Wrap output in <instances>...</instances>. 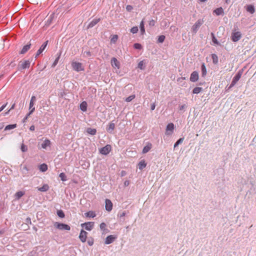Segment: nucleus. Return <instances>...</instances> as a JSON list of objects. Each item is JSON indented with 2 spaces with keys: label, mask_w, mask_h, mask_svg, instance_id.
<instances>
[{
  "label": "nucleus",
  "mask_w": 256,
  "mask_h": 256,
  "mask_svg": "<svg viewBox=\"0 0 256 256\" xmlns=\"http://www.w3.org/2000/svg\"><path fill=\"white\" fill-rule=\"evenodd\" d=\"M8 102L6 104H3L0 108V112H1L7 106Z\"/></svg>",
  "instance_id": "nucleus-56"
},
{
  "label": "nucleus",
  "mask_w": 256,
  "mask_h": 256,
  "mask_svg": "<svg viewBox=\"0 0 256 256\" xmlns=\"http://www.w3.org/2000/svg\"><path fill=\"white\" fill-rule=\"evenodd\" d=\"M124 186H128L130 184V181L128 180H126L124 183Z\"/></svg>",
  "instance_id": "nucleus-58"
},
{
  "label": "nucleus",
  "mask_w": 256,
  "mask_h": 256,
  "mask_svg": "<svg viewBox=\"0 0 256 256\" xmlns=\"http://www.w3.org/2000/svg\"><path fill=\"white\" fill-rule=\"evenodd\" d=\"M87 103L86 102H82L80 104V108L82 112H86L87 110Z\"/></svg>",
  "instance_id": "nucleus-23"
},
{
  "label": "nucleus",
  "mask_w": 256,
  "mask_h": 256,
  "mask_svg": "<svg viewBox=\"0 0 256 256\" xmlns=\"http://www.w3.org/2000/svg\"><path fill=\"white\" fill-rule=\"evenodd\" d=\"M242 74V70H239L236 76L232 78V82H231V86H234L236 82L240 80L241 76Z\"/></svg>",
  "instance_id": "nucleus-5"
},
{
  "label": "nucleus",
  "mask_w": 256,
  "mask_h": 256,
  "mask_svg": "<svg viewBox=\"0 0 256 256\" xmlns=\"http://www.w3.org/2000/svg\"><path fill=\"white\" fill-rule=\"evenodd\" d=\"M51 145L50 141L48 139H46L42 144V148L43 149H46L48 147H50Z\"/></svg>",
  "instance_id": "nucleus-17"
},
{
  "label": "nucleus",
  "mask_w": 256,
  "mask_h": 256,
  "mask_svg": "<svg viewBox=\"0 0 256 256\" xmlns=\"http://www.w3.org/2000/svg\"><path fill=\"white\" fill-rule=\"evenodd\" d=\"M174 126L173 123H169L166 128V134L167 136H170L174 132Z\"/></svg>",
  "instance_id": "nucleus-6"
},
{
  "label": "nucleus",
  "mask_w": 256,
  "mask_h": 256,
  "mask_svg": "<svg viewBox=\"0 0 256 256\" xmlns=\"http://www.w3.org/2000/svg\"><path fill=\"white\" fill-rule=\"evenodd\" d=\"M117 238L116 236L110 235L108 236L105 240V244H109L112 243Z\"/></svg>",
  "instance_id": "nucleus-10"
},
{
  "label": "nucleus",
  "mask_w": 256,
  "mask_h": 256,
  "mask_svg": "<svg viewBox=\"0 0 256 256\" xmlns=\"http://www.w3.org/2000/svg\"><path fill=\"white\" fill-rule=\"evenodd\" d=\"M28 170L27 168V166H24V167L22 168V172L24 174H26V173L28 172Z\"/></svg>",
  "instance_id": "nucleus-49"
},
{
  "label": "nucleus",
  "mask_w": 256,
  "mask_h": 256,
  "mask_svg": "<svg viewBox=\"0 0 256 256\" xmlns=\"http://www.w3.org/2000/svg\"><path fill=\"white\" fill-rule=\"evenodd\" d=\"M138 166L139 169L142 170L146 168V164L144 160H142L139 162Z\"/></svg>",
  "instance_id": "nucleus-26"
},
{
  "label": "nucleus",
  "mask_w": 256,
  "mask_h": 256,
  "mask_svg": "<svg viewBox=\"0 0 256 256\" xmlns=\"http://www.w3.org/2000/svg\"><path fill=\"white\" fill-rule=\"evenodd\" d=\"M106 210L108 212H110L112 210V204L110 200L108 199H106Z\"/></svg>",
  "instance_id": "nucleus-15"
},
{
  "label": "nucleus",
  "mask_w": 256,
  "mask_h": 256,
  "mask_svg": "<svg viewBox=\"0 0 256 256\" xmlns=\"http://www.w3.org/2000/svg\"><path fill=\"white\" fill-rule=\"evenodd\" d=\"M35 130V126L34 125H32L30 128V130L31 131H34Z\"/></svg>",
  "instance_id": "nucleus-62"
},
{
  "label": "nucleus",
  "mask_w": 256,
  "mask_h": 256,
  "mask_svg": "<svg viewBox=\"0 0 256 256\" xmlns=\"http://www.w3.org/2000/svg\"><path fill=\"white\" fill-rule=\"evenodd\" d=\"M212 58L214 64H217L218 63V56L215 54H212Z\"/></svg>",
  "instance_id": "nucleus-31"
},
{
  "label": "nucleus",
  "mask_w": 256,
  "mask_h": 256,
  "mask_svg": "<svg viewBox=\"0 0 256 256\" xmlns=\"http://www.w3.org/2000/svg\"><path fill=\"white\" fill-rule=\"evenodd\" d=\"M156 108V104L154 103H153L150 106V109L152 110H153L155 109Z\"/></svg>",
  "instance_id": "nucleus-59"
},
{
  "label": "nucleus",
  "mask_w": 256,
  "mask_h": 256,
  "mask_svg": "<svg viewBox=\"0 0 256 256\" xmlns=\"http://www.w3.org/2000/svg\"><path fill=\"white\" fill-rule=\"evenodd\" d=\"M212 42L214 44L218 45L220 44H219L218 42V40H216V37L214 36V34L213 33H212Z\"/></svg>",
  "instance_id": "nucleus-44"
},
{
  "label": "nucleus",
  "mask_w": 256,
  "mask_h": 256,
  "mask_svg": "<svg viewBox=\"0 0 256 256\" xmlns=\"http://www.w3.org/2000/svg\"><path fill=\"white\" fill-rule=\"evenodd\" d=\"M246 10L250 14H254L255 11L254 6L252 5L248 6L246 8Z\"/></svg>",
  "instance_id": "nucleus-34"
},
{
  "label": "nucleus",
  "mask_w": 256,
  "mask_h": 256,
  "mask_svg": "<svg viewBox=\"0 0 256 256\" xmlns=\"http://www.w3.org/2000/svg\"><path fill=\"white\" fill-rule=\"evenodd\" d=\"M30 62H31L29 60L20 61L18 65V70H22L29 68L30 65Z\"/></svg>",
  "instance_id": "nucleus-2"
},
{
  "label": "nucleus",
  "mask_w": 256,
  "mask_h": 256,
  "mask_svg": "<svg viewBox=\"0 0 256 256\" xmlns=\"http://www.w3.org/2000/svg\"><path fill=\"white\" fill-rule=\"evenodd\" d=\"M81 226L87 230H91L94 226V222H86L81 224Z\"/></svg>",
  "instance_id": "nucleus-9"
},
{
  "label": "nucleus",
  "mask_w": 256,
  "mask_h": 256,
  "mask_svg": "<svg viewBox=\"0 0 256 256\" xmlns=\"http://www.w3.org/2000/svg\"><path fill=\"white\" fill-rule=\"evenodd\" d=\"M155 24H156V22L154 20H152L150 21L149 22V25L150 26H154V25H155Z\"/></svg>",
  "instance_id": "nucleus-53"
},
{
  "label": "nucleus",
  "mask_w": 256,
  "mask_h": 256,
  "mask_svg": "<svg viewBox=\"0 0 256 256\" xmlns=\"http://www.w3.org/2000/svg\"><path fill=\"white\" fill-rule=\"evenodd\" d=\"M202 90V88L200 87H196L194 88L192 90L193 94H199Z\"/></svg>",
  "instance_id": "nucleus-36"
},
{
  "label": "nucleus",
  "mask_w": 256,
  "mask_h": 256,
  "mask_svg": "<svg viewBox=\"0 0 256 256\" xmlns=\"http://www.w3.org/2000/svg\"><path fill=\"white\" fill-rule=\"evenodd\" d=\"M86 132L92 135V136H94V135H95L96 133V129L95 128H88L87 130H86Z\"/></svg>",
  "instance_id": "nucleus-30"
},
{
  "label": "nucleus",
  "mask_w": 256,
  "mask_h": 256,
  "mask_svg": "<svg viewBox=\"0 0 256 256\" xmlns=\"http://www.w3.org/2000/svg\"><path fill=\"white\" fill-rule=\"evenodd\" d=\"M16 124H8L4 128V130H8L16 128Z\"/></svg>",
  "instance_id": "nucleus-33"
},
{
  "label": "nucleus",
  "mask_w": 256,
  "mask_h": 256,
  "mask_svg": "<svg viewBox=\"0 0 256 256\" xmlns=\"http://www.w3.org/2000/svg\"><path fill=\"white\" fill-rule=\"evenodd\" d=\"M48 41L47 40V41L45 42L41 46L40 48L38 49V50L36 52V55L35 56L36 58H37L38 56L40 55L42 52L45 50V48H46V47L48 45Z\"/></svg>",
  "instance_id": "nucleus-11"
},
{
  "label": "nucleus",
  "mask_w": 256,
  "mask_h": 256,
  "mask_svg": "<svg viewBox=\"0 0 256 256\" xmlns=\"http://www.w3.org/2000/svg\"><path fill=\"white\" fill-rule=\"evenodd\" d=\"M202 70V77H204L206 74V69L204 63L202 64L201 66Z\"/></svg>",
  "instance_id": "nucleus-27"
},
{
  "label": "nucleus",
  "mask_w": 256,
  "mask_h": 256,
  "mask_svg": "<svg viewBox=\"0 0 256 256\" xmlns=\"http://www.w3.org/2000/svg\"><path fill=\"white\" fill-rule=\"evenodd\" d=\"M115 128V124L114 123L110 122L108 126L106 128V130L112 133Z\"/></svg>",
  "instance_id": "nucleus-21"
},
{
  "label": "nucleus",
  "mask_w": 256,
  "mask_h": 256,
  "mask_svg": "<svg viewBox=\"0 0 256 256\" xmlns=\"http://www.w3.org/2000/svg\"><path fill=\"white\" fill-rule=\"evenodd\" d=\"M138 26H134L132 27L130 30V32L132 33V34H136L138 32Z\"/></svg>",
  "instance_id": "nucleus-45"
},
{
  "label": "nucleus",
  "mask_w": 256,
  "mask_h": 256,
  "mask_svg": "<svg viewBox=\"0 0 256 256\" xmlns=\"http://www.w3.org/2000/svg\"><path fill=\"white\" fill-rule=\"evenodd\" d=\"M20 150L22 152H26L28 150V147L24 144H22L20 146Z\"/></svg>",
  "instance_id": "nucleus-47"
},
{
  "label": "nucleus",
  "mask_w": 256,
  "mask_h": 256,
  "mask_svg": "<svg viewBox=\"0 0 256 256\" xmlns=\"http://www.w3.org/2000/svg\"><path fill=\"white\" fill-rule=\"evenodd\" d=\"M233 86H231V84L229 86H226V90H229L230 88H232Z\"/></svg>",
  "instance_id": "nucleus-63"
},
{
  "label": "nucleus",
  "mask_w": 256,
  "mask_h": 256,
  "mask_svg": "<svg viewBox=\"0 0 256 256\" xmlns=\"http://www.w3.org/2000/svg\"><path fill=\"white\" fill-rule=\"evenodd\" d=\"M58 216L60 218H64L65 216L64 212L62 210H59L57 212Z\"/></svg>",
  "instance_id": "nucleus-42"
},
{
  "label": "nucleus",
  "mask_w": 256,
  "mask_h": 256,
  "mask_svg": "<svg viewBox=\"0 0 256 256\" xmlns=\"http://www.w3.org/2000/svg\"><path fill=\"white\" fill-rule=\"evenodd\" d=\"M94 240L92 238H88V244L89 246H92L94 244Z\"/></svg>",
  "instance_id": "nucleus-50"
},
{
  "label": "nucleus",
  "mask_w": 256,
  "mask_h": 256,
  "mask_svg": "<svg viewBox=\"0 0 256 256\" xmlns=\"http://www.w3.org/2000/svg\"><path fill=\"white\" fill-rule=\"evenodd\" d=\"M83 56L85 58L90 57L92 56V53L90 51H84L83 53Z\"/></svg>",
  "instance_id": "nucleus-40"
},
{
  "label": "nucleus",
  "mask_w": 256,
  "mask_h": 256,
  "mask_svg": "<svg viewBox=\"0 0 256 256\" xmlns=\"http://www.w3.org/2000/svg\"><path fill=\"white\" fill-rule=\"evenodd\" d=\"M151 144L150 145H147L145 146H144V148H143V150H142V153L143 154H146V152H148L151 148Z\"/></svg>",
  "instance_id": "nucleus-35"
},
{
  "label": "nucleus",
  "mask_w": 256,
  "mask_h": 256,
  "mask_svg": "<svg viewBox=\"0 0 256 256\" xmlns=\"http://www.w3.org/2000/svg\"><path fill=\"white\" fill-rule=\"evenodd\" d=\"M72 69L77 72H79L84 70V67L82 64L77 62H72Z\"/></svg>",
  "instance_id": "nucleus-1"
},
{
  "label": "nucleus",
  "mask_w": 256,
  "mask_h": 256,
  "mask_svg": "<svg viewBox=\"0 0 256 256\" xmlns=\"http://www.w3.org/2000/svg\"><path fill=\"white\" fill-rule=\"evenodd\" d=\"M111 64L114 68H120V62L116 58H112Z\"/></svg>",
  "instance_id": "nucleus-14"
},
{
  "label": "nucleus",
  "mask_w": 256,
  "mask_h": 256,
  "mask_svg": "<svg viewBox=\"0 0 256 256\" xmlns=\"http://www.w3.org/2000/svg\"><path fill=\"white\" fill-rule=\"evenodd\" d=\"M24 194V192L22 191H18L15 194V198L16 199L18 200Z\"/></svg>",
  "instance_id": "nucleus-32"
},
{
  "label": "nucleus",
  "mask_w": 256,
  "mask_h": 256,
  "mask_svg": "<svg viewBox=\"0 0 256 256\" xmlns=\"http://www.w3.org/2000/svg\"><path fill=\"white\" fill-rule=\"evenodd\" d=\"M118 39V36L116 34H114L112 36V38L110 39V42L113 44H115Z\"/></svg>",
  "instance_id": "nucleus-38"
},
{
  "label": "nucleus",
  "mask_w": 256,
  "mask_h": 256,
  "mask_svg": "<svg viewBox=\"0 0 256 256\" xmlns=\"http://www.w3.org/2000/svg\"><path fill=\"white\" fill-rule=\"evenodd\" d=\"M26 222L27 224H32L31 219L30 218H26Z\"/></svg>",
  "instance_id": "nucleus-57"
},
{
  "label": "nucleus",
  "mask_w": 256,
  "mask_h": 256,
  "mask_svg": "<svg viewBox=\"0 0 256 256\" xmlns=\"http://www.w3.org/2000/svg\"><path fill=\"white\" fill-rule=\"evenodd\" d=\"M184 138H179L176 142L174 144V148H176V146H178L180 144H182L184 141Z\"/></svg>",
  "instance_id": "nucleus-37"
},
{
  "label": "nucleus",
  "mask_w": 256,
  "mask_h": 256,
  "mask_svg": "<svg viewBox=\"0 0 256 256\" xmlns=\"http://www.w3.org/2000/svg\"><path fill=\"white\" fill-rule=\"evenodd\" d=\"M190 80L192 82H196L198 79V74L196 71L193 72L190 76Z\"/></svg>",
  "instance_id": "nucleus-13"
},
{
  "label": "nucleus",
  "mask_w": 256,
  "mask_h": 256,
  "mask_svg": "<svg viewBox=\"0 0 256 256\" xmlns=\"http://www.w3.org/2000/svg\"><path fill=\"white\" fill-rule=\"evenodd\" d=\"M186 107V104H182V105H180L179 106V110H182L184 108H185Z\"/></svg>",
  "instance_id": "nucleus-54"
},
{
  "label": "nucleus",
  "mask_w": 256,
  "mask_h": 256,
  "mask_svg": "<svg viewBox=\"0 0 256 256\" xmlns=\"http://www.w3.org/2000/svg\"><path fill=\"white\" fill-rule=\"evenodd\" d=\"M15 106H16V104H15V103H14V104H12V106H11V108H10V110H12L14 109V108H15Z\"/></svg>",
  "instance_id": "nucleus-64"
},
{
  "label": "nucleus",
  "mask_w": 256,
  "mask_h": 256,
  "mask_svg": "<svg viewBox=\"0 0 256 256\" xmlns=\"http://www.w3.org/2000/svg\"><path fill=\"white\" fill-rule=\"evenodd\" d=\"M100 20V18H94L90 22L88 28H92L96 25Z\"/></svg>",
  "instance_id": "nucleus-16"
},
{
  "label": "nucleus",
  "mask_w": 256,
  "mask_h": 256,
  "mask_svg": "<svg viewBox=\"0 0 256 256\" xmlns=\"http://www.w3.org/2000/svg\"><path fill=\"white\" fill-rule=\"evenodd\" d=\"M54 226L58 229L60 230H70V227L69 225L62 224L59 223L58 222H56L54 224Z\"/></svg>",
  "instance_id": "nucleus-3"
},
{
  "label": "nucleus",
  "mask_w": 256,
  "mask_h": 256,
  "mask_svg": "<svg viewBox=\"0 0 256 256\" xmlns=\"http://www.w3.org/2000/svg\"><path fill=\"white\" fill-rule=\"evenodd\" d=\"M59 177L60 178L61 180L63 182H65L67 180L66 176L64 173L62 172L59 174Z\"/></svg>",
  "instance_id": "nucleus-39"
},
{
  "label": "nucleus",
  "mask_w": 256,
  "mask_h": 256,
  "mask_svg": "<svg viewBox=\"0 0 256 256\" xmlns=\"http://www.w3.org/2000/svg\"><path fill=\"white\" fill-rule=\"evenodd\" d=\"M31 44H29L25 45L23 46L22 50L20 52V54H26L30 48Z\"/></svg>",
  "instance_id": "nucleus-18"
},
{
  "label": "nucleus",
  "mask_w": 256,
  "mask_h": 256,
  "mask_svg": "<svg viewBox=\"0 0 256 256\" xmlns=\"http://www.w3.org/2000/svg\"><path fill=\"white\" fill-rule=\"evenodd\" d=\"M165 40V36L164 35H161L158 36V42L160 43H162L164 42Z\"/></svg>",
  "instance_id": "nucleus-43"
},
{
  "label": "nucleus",
  "mask_w": 256,
  "mask_h": 256,
  "mask_svg": "<svg viewBox=\"0 0 256 256\" xmlns=\"http://www.w3.org/2000/svg\"><path fill=\"white\" fill-rule=\"evenodd\" d=\"M146 64V60H143L140 61L138 64V67L142 70H144L145 68L144 64Z\"/></svg>",
  "instance_id": "nucleus-22"
},
{
  "label": "nucleus",
  "mask_w": 256,
  "mask_h": 256,
  "mask_svg": "<svg viewBox=\"0 0 256 256\" xmlns=\"http://www.w3.org/2000/svg\"><path fill=\"white\" fill-rule=\"evenodd\" d=\"M34 103H32V102H30V106H29L30 112L28 114V116H30L34 111L35 108H34Z\"/></svg>",
  "instance_id": "nucleus-25"
},
{
  "label": "nucleus",
  "mask_w": 256,
  "mask_h": 256,
  "mask_svg": "<svg viewBox=\"0 0 256 256\" xmlns=\"http://www.w3.org/2000/svg\"><path fill=\"white\" fill-rule=\"evenodd\" d=\"M242 37V34L240 32H233L232 34L231 40L234 42L238 41Z\"/></svg>",
  "instance_id": "nucleus-7"
},
{
  "label": "nucleus",
  "mask_w": 256,
  "mask_h": 256,
  "mask_svg": "<svg viewBox=\"0 0 256 256\" xmlns=\"http://www.w3.org/2000/svg\"><path fill=\"white\" fill-rule=\"evenodd\" d=\"M111 149L112 147L110 145L107 144L105 146L100 148V152L102 154L107 155L110 153V152L111 150Z\"/></svg>",
  "instance_id": "nucleus-8"
},
{
  "label": "nucleus",
  "mask_w": 256,
  "mask_h": 256,
  "mask_svg": "<svg viewBox=\"0 0 256 256\" xmlns=\"http://www.w3.org/2000/svg\"><path fill=\"white\" fill-rule=\"evenodd\" d=\"M134 48L136 50H141L142 48V46L140 44L136 43L134 44Z\"/></svg>",
  "instance_id": "nucleus-46"
},
{
  "label": "nucleus",
  "mask_w": 256,
  "mask_h": 256,
  "mask_svg": "<svg viewBox=\"0 0 256 256\" xmlns=\"http://www.w3.org/2000/svg\"><path fill=\"white\" fill-rule=\"evenodd\" d=\"M126 212H124L122 213H121L120 214L119 216L120 218H122V217L124 216H126Z\"/></svg>",
  "instance_id": "nucleus-61"
},
{
  "label": "nucleus",
  "mask_w": 256,
  "mask_h": 256,
  "mask_svg": "<svg viewBox=\"0 0 256 256\" xmlns=\"http://www.w3.org/2000/svg\"><path fill=\"white\" fill-rule=\"evenodd\" d=\"M136 96L134 94H132V95H130V96H128V98H126L125 100L126 102H131L132 100H134V98H135Z\"/></svg>",
  "instance_id": "nucleus-41"
},
{
  "label": "nucleus",
  "mask_w": 256,
  "mask_h": 256,
  "mask_svg": "<svg viewBox=\"0 0 256 256\" xmlns=\"http://www.w3.org/2000/svg\"><path fill=\"white\" fill-rule=\"evenodd\" d=\"M60 54H59V56L56 58L54 62H53L52 64V67H54L58 63L60 58Z\"/></svg>",
  "instance_id": "nucleus-48"
},
{
  "label": "nucleus",
  "mask_w": 256,
  "mask_h": 256,
  "mask_svg": "<svg viewBox=\"0 0 256 256\" xmlns=\"http://www.w3.org/2000/svg\"><path fill=\"white\" fill-rule=\"evenodd\" d=\"M50 188V187L48 184H44L42 187L38 188V191L41 192H47Z\"/></svg>",
  "instance_id": "nucleus-19"
},
{
  "label": "nucleus",
  "mask_w": 256,
  "mask_h": 256,
  "mask_svg": "<svg viewBox=\"0 0 256 256\" xmlns=\"http://www.w3.org/2000/svg\"><path fill=\"white\" fill-rule=\"evenodd\" d=\"M140 30L142 34H145V28H144V20H142L140 23Z\"/></svg>",
  "instance_id": "nucleus-28"
},
{
  "label": "nucleus",
  "mask_w": 256,
  "mask_h": 256,
  "mask_svg": "<svg viewBox=\"0 0 256 256\" xmlns=\"http://www.w3.org/2000/svg\"><path fill=\"white\" fill-rule=\"evenodd\" d=\"M40 170L42 172H44L48 170V166L46 164H42L39 166Z\"/></svg>",
  "instance_id": "nucleus-29"
},
{
  "label": "nucleus",
  "mask_w": 256,
  "mask_h": 256,
  "mask_svg": "<svg viewBox=\"0 0 256 256\" xmlns=\"http://www.w3.org/2000/svg\"><path fill=\"white\" fill-rule=\"evenodd\" d=\"M126 10L128 12H131L133 10V7L131 5H127Z\"/></svg>",
  "instance_id": "nucleus-52"
},
{
  "label": "nucleus",
  "mask_w": 256,
  "mask_h": 256,
  "mask_svg": "<svg viewBox=\"0 0 256 256\" xmlns=\"http://www.w3.org/2000/svg\"><path fill=\"white\" fill-rule=\"evenodd\" d=\"M87 236L88 232L82 230L80 234L79 238L82 242H84L86 241Z\"/></svg>",
  "instance_id": "nucleus-12"
},
{
  "label": "nucleus",
  "mask_w": 256,
  "mask_h": 256,
  "mask_svg": "<svg viewBox=\"0 0 256 256\" xmlns=\"http://www.w3.org/2000/svg\"><path fill=\"white\" fill-rule=\"evenodd\" d=\"M213 12L217 16L222 15L224 14V10L222 7L216 8Z\"/></svg>",
  "instance_id": "nucleus-20"
},
{
  "label": "nucleus",
  "mask_w": 256,
  "mask_h": 256,
  "mask_svg": "<svg viewBox=\"0 0 256 256\" xmlns=\"http://www.w3.org/2000/svg\"><path fill=\"white\" fill-rule=\"evenodd\" d=\"M126 174V172L125 170H122L120 173V176L122 177L125 176Z\"/></svg>",
  "instance_id": "nucleus-55"
},
{
  "label": "nucleus",
  "mask_w": 256,
  "mask_h": 256,
  "mask_svg": "<svg viewBox=\"0 0 256 256\" xmlns=\"http://www.w3.org/2000/svg\"><path fill=\"white\" fill-rule=\"evenodd\" d=\"M36 100V98L35 96H32L30 99V102H32V103H34V102Z\"/></svg>",
  "instance_id": "nucleus-60"
},
{
  "label": "nucleus",
  "mask_w": 256,
  "mask_h": 256,
  "mask_svg": "<svg viewBox=\"0 0 256 256\" xmlns=\"http://www.w3.org/2000/svg\"><path fill=\"white\" fill-rule=\"evenodd\" d=\"M84 214L86 216L92 218H94L96 216V214L94 211H89L87 212H86Z\"/></svg>",
  "instance_id": "nucleus-24"
},
{
  "label": "nucleus",
  "mask_w": 256,
  "mask_h": 256,
  "mask_svg": "<svg viewBox=\"0 0 256 256\" xmlns=\"http://www.w3.org/2000/svg\"><path fill=\"white\" fill-rule=\"evenodd\" d=\"M100 230H104L106 228V224L104 222H102L100 224Z\"/></svg>",
  "instance_id": "nucleus-51"
},
{
  "label": "nucleus",
  "mask_w": 256,
  "mask_h": 256,
  "mask_svg": "<svg viewBox=\"0 0 256 256\" xmlns=\"http://www.w3.org/2000/svg\"><path fill=\"white\" fill-rule=\"evenodd\" d=\"M204 23V20L202 19L198 20L196 23L192 26V31L196 33L200 26L202 24Z\"/></svg>",
  "instance_id": "nucleus-4"
}]
</instances>
